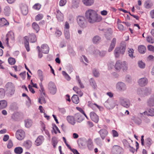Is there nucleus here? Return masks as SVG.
<instances>
[{
	"mask_svg": "<svg viewBox=\"0 0 154 154\" xmlns=\"http://www.w3.org/2000/svg\"><path fill=\"white\" fill-rule=\"evenodd\" d=\"M85 16L88 21L90 23L99 22L102 20L101 16L99 15L95 11L91 9L86 11Z\"/></svg>",
	"mask_w": 154,
	"mask_h": 154,
	"instance_id": "f257e3e1",
	"label": "nucleus"
},
{
	"mask_svg": "<svg viewBox=\"0 0 154 154\" xmlns=\"http://www.w3.org/2000/svg\"><path fill=\"white\" fill-rule=\"evenodd\" d=\"M115 68L116 70L119 71L122 68L123 71H126L128 69V65L126 62H122L120 60H117L115 64Z\"/></svg>",
	"mask_w": 154,
	"mask_h": 154,
	"instance_id": "f03ea898",
	"label": "nucleus"
},
{
	"mask_svg": "<svg viewBox=\"0 0 154 154\" xmlns=\"http://www.w3.org/2000/svg\"><path fill=\"white\" fill-rule=\"evenodd\" d=\"M125 45L121 44L119 47H116L114 52V54L116 58L119 57L120 55L124 54L126 50Z\"/></svg>",
	"mask_w": 154,
	"mask_h": 154,
	"instance_id": "7ed1b4c3",
	"label": "nucleus"
},
{
	"mask_svg": "<svg viewBox=\"0 0 154 154\" xmlns=\"http://www.w3.org/2000/svg\"><path fill=\"white\" fill-rule=\"evenodd\" d=\"M77 21L78 25L81 27L84 28L87 26V22L83 16H78L77 18Z\"/></svg>",
	"mask_w": 154,
	"mask_h": 154,
	"instance_id": "20e7f679",
	"label": "nucleus"
},
{
	"mask_svg": "<svg viewBox=\"0 0 154 154\" xmlns=\"http://www.w3.org/2000/svg\"><path fill=\"white\" fill-rule=\"evenodd\" d=\"M48 88L49 92L51 94L54 95L56 93L57 89L56 85L54 82L51 81L49 82Z\"/></svg>",
	"mask_w": 154,
	"mask_h": 154,
	"instance_id": "39448f33",
	"label": "nucleus"
},
{
	"mask_svg": "<svg viewBox=\"0 0 154 154\" xmlns=\"http://www.w3.org/2000/svg\"><path fill=\"white\" fill-rule=\"evenodd\" d=\"M112 154H122L123 152V149L118 145L113 146L111 150Z\"/></svg>",
	"mask_w": 154,
	"mask_h": 154,
	"instance_id": "423d86ee",
	"label": "nucleus"
},
{
	"mask_svg": "<svg viewBox=\"0 0 154 154\" xmlns=\"http://www.w3.org/2000/svg\"><path fill=\"white\" fill-rule=\"evenodd\" d=\"M6 91L11 94H13L15 91V87L14 84L11 82H8L5 85Z\"/></svg>",
	"mask_w": 154,
	"mask_h": 154,
	"instance_id": "0eeeda50",
	"label": "nucleus"
},
{
	"mask_svg": "<svg viewBox=\"0 0 154 154\" xmlns=\"http://www.w3.org/2000/svg\"><path fill=\"white\" fill-rule=\"evenodd\" d=\"M25 132L21 129L17 130L16 133V138L19 140H21L23 139L25 137Z\"/></svg>",
	"mask_w": 154,
	"mask_h": 154,
	"instance_id": "6e6552de",
	"label": "nucleus"
},
{
	"mask_svg": "<svg viewBox=\"0 0 154 154\" xmlns=\"http://www.w3.org/2000/svg\"><path fill=\"white\" fill-rule=\"evenodd\" d=\"M14 39V33L12 32H10L7 33L5 37V42L7 44H8L9 41H13Z\"/></svg>",
	"mask_w": 154,
	"mask_h": 154,
	"instance_id": "1a4fd4ad",
	"label": "nucleus"
},
{
	"mask_svg": "<svg viewBox=\"0 0 154 154\" xmlns=\"http://www.w3.org/2000/svg\"><path fill=\"white\" fill-rule=\"evenodd\" d=\"M90 116L91 120L95 123H97L99 121V118L97 114L93 112L90 113Z\"/></svg>",
	"mask_w": 154,
	"mask_h": 154,
	"instance_id": "9d476101",
	"label": "nucleus"
},
{
	"mask_svg": "<svg viewBox=\"0 0 154 154\" xmlns=\"http://www.w3.org/2000/svg\"><path fill=\"white\" fill-rule=\"evenodd\" d=\"M75 121L80 123L84 119V117L79 113H77L74 115Z\"/></svg>",
	"mask_w": 154,
	"mask_h": 154,
	"instance_id": "9b49d317",
	"label": "nucleus"
},
{
	"mask_svg": "<svg viewBox=\"0 0 154 154\" xmlns=\"http://www.w3.org/2000/svg\"><path fill=\"white\" fill-rule=\"evenodd\" d=\"M44 137L42 135H40L38 137L35 141V144L37 146H39L42 144L44 140Z\"/></svg>",
	"mask_w": 154,
	"mask_h": 154,
	"instance_id": "f8f14e48",
	"label": "nucleus"
},
{
	"mask_svg": "<svg viewBox=\"0 0 154 154\" xmlns=\"http://www.w3.org/2000/svg\"><path fill=\"white\" fill-rule=\"evenodd\" d=\"M68 122L72 125H74L76 123L74 116H68L66 118Z\"/></svg>",
	"mask_w": 154,
	"mask_h": 154,
	"instance_id": "ddd939ff",
	"label": "nucleus"
},
{
	"mask_svg": "<svg viewBox=\"0 0 154 154\" xmlns=\"http://www.w3.org/2000/svg\"><path fill=\"white\" fill-rule=\"evenodd\" d=\"M116 88L120 91H124L126 89V85L122 82H119L116 85Z\"/></svg>",
	"mask_w": 154,
	"mask_h": 154,
	"instance_id": "4468645a",
	"label": "nucleus"
},
{
	"mask_svg": "<svg viewBox=\"0 0 154 154\" xmlns=\"http://www.w3.org/2000/svg\"><path fill=\"white\" fill-rule=\"evenodd\" d=\"M20 7L22 14L23 15H26L28 13V8L26 5L21 4L20 5Z\"/></svg>",
	"mask_w": 154,
	"mask_h": 154,
	"instance_id": "2eb2a0df",
	"label": "nucleus"
},
{
	"mask_svg": "<svg viewBox=\"0 0 154 154\" xmlns=\"http://www.w3.org/2000/svg\"><path fill=\"white\" fill-rule=\"evenodd\" d=\"M120 102L122 105L125 107L128 108L129 107L130 102L127 99L121 98Z\"/></svg>",
	"mask_w": 154,
	"mask_h": 154,
	"instance_id": "dca6fc26",
	"label": "nucleus"
},
{
	"mask_svg": "<svg viewBox=\"0 0 154 154\" xmlns=\"http://www.w3.org/2000/svg\"><path fill=\"white\" fill-rule=\"evenodd\" d=\"M32 143L31 141L27 140L24 142L23 146L26 149H30L32 146Z\"/></svg>",
	"mask_w": 154,
	"mask_h": 154,
	"instance_id": "f3484780",
	"label": "nucleus"
},
{
	"mask_svg": "<svg viewBox=\"0 0 154 154\" xmlns=\"http://www.w3.org/2000/svg\"><path fill=\"white\" fill-rule=\"evenodd\" d=\"M49 50V48L46 44H43L41 46V51L44 54H48Z\"/></svg>",
	"mask_w": 154,
	"mask_h": 154,
	"instance_id": "a211bd4d",
	"label": "nucleus"
},
{
	"mask_svg": "<svg viewBox=\"0 0 154 154\" xmlns=\"http://www.w3.org/2000/svg\"><path fill=\"white\" fill-rule=\"evenodd\" d=\"M9 24V22L4 18L0 19V27L7 26Z\"/></svg>",
	"mask_w": 154,
	"mask_h": 154,
	"instance_id": "6ab92c4d",
	"label": "nucleus"
},
{
	"mask_svg": "<svg viewBox=\"0 0 154 154\" xmlns=\"http://www.w3.org/2000/svg\"><path fill=\"white\" fill-rule=\"evenodd\" d=\"M138 83L140 86L143 87L147 85L148 83V80L145 78H141L139 79Z\"/></svg>",
	"mask_w": 154,
	"mask_h": 154,
	"instance_id": "aec40b11",
	"label": "nucleus"
},
{
	"mask_svg": "<svg viewBox=\"0 0 154 154\" xmlns=\"http://www.w3.org/2000/svg\"><path fill=\"white\" fill-rule=\"evenodd\" d=\"M100 137L103 140H104L107 136L108 132L105 129H101L99 132Z\"/></svg>",
	"mask_w": 154,
	"mask_h": 154,
	"instance_id": "412c9836",
	"label": "nucleus"
},
{
	"mask_svg": "<svg viewBox=\"0 0 154 154\" xmlns=\"http://www.w3.org/2000/svg\"><path fill=\"white\" fill-rule=\"evenodd\" d=\"M11 13V9L8 6H6L5 7L3 10V13L6 16H10Z\"/></svg>",
	"mask_w": 154,
	"mask_h": 154,
	"instance_id": "4be33fe9",
	"label": "nucleus"
},
{
	"mask_svg": "<svg viewBox=\"0 0 154 154\" xmlns=\"http://www.w3.org/2000/svg\"><path fill=\"white\" fill-rule=\"evenodd\" d=\"M56 17L59 22L62 21L63 20V14L59 10H57Z\"/></svg>",
	"mask_w": 154,
	"mask_h": 154,
	"instance_id": "5701e85b",
	"label": "nucleus"
},
{
	"mask_svg": "<svg viewBox=\"0 0 154 154\" xmlns=\"http://www.w3.org/2000/svg\"><path fill=\"white\" fill-rule=\"evenodd\" d=\"M116 38H113L111 42L110 46L108 50V51L110 52L112 51L114 48L116 42Z\"/></svg>",
	"mask_w": 154,
	"mask_h": 154,
	"instance_id": "b1692460",
	"label": "nucleus"
},
{
	"mask_svg": "<svg viewBox=\"0 0 154 154\" xmlns=\"http://www.w3.org/2000/svg\"><path fill=\"white\" fill-rule=\"evenodd\" d=\"M29 38L27 36H25L24 38V42L25 46L27 51H29Z\"/></svg>",
	"mask_w": 154,
	"mask_h": 154,
	"instance_id": "393cba45",
	"label": "nucleus"
},
{
	"mask_svg": "<svg viewBox=\"0 0 154 154\" xmlns=\"http://www.w3.org/2000/svg\"><path fill=\"white\" fill-rule=\"evenodd\" d=\"M73 89L80 97H82L83 95V92L78 87L75 86L73 87Z\"/></svg>",
	"mask_w": 154,
	"mask_h": 154,
	"instance_id": "a878e982",
	"label": "nucleus"
},
{
	"mask_svg": "<svg viewBox=\"0 0 154 154\" xmlns=\"http://www.w3.org/2000/svg\"><path fill=\"white\" fill-rule=\"evenodd\" d=\"M138 49L139 52L141 54H144L146 51V48L143 45H141L138 46Z\"/></svg>",
	"mask_w": 154,
	"mask_h": 154,
	"instance_id": "bb28decb",
	"label": "nucleus"
},
{
	"mask_svg": "<svg viewBox=\"0 0 154 154\" xmlns=\"http://www.w3.org/2000/svg\"><path fill=\"white\" fill-rule=\"evenodd\" d=\"M83 4L87 6H90L92 5L94 2V0H82Z\"/></svg>",
	"mask_w": 154,
	"mask_h": 154,
	"instance_id": "cd10ccee",
	"label": "nucleus"
},
{
	"mask_svg": "<svg viewBox=\"0 0 154 154\" xmlns=\"http://www.w3.org/2000/svg\"><path fill=\"white\" fill-rule=\"evenodd\" d=\"M32 27L36 33H38L40 30V28L38 24L36 22H33L32 24Z\"/></svg>",
	"mask_w": 154,
	"mask_h": 154,
	"instance_id": "c85d7f7f",
	"label": "nucleus"
},
{
	"mask_svg": "<svg viewBox=\"0 0 154 154\" xmlns=\"http://www.w3.org/2000/svg\"><path fill=\"white\" fill-rule=\"evenodd\" d=\"M29 39L31 42H35L37 40L36 37L35 35L33 33H31L29 34Z\"/></svg>",
	"mask_w": 154,
	"mask_h": 154,
	"instance_id": "c756f323",
	"label": "nucleus"
},
{
	"mask_svg": "<svg viewBox=\"0 0 154 154\" xmlns=\"http://www.w3.org/2000/svg\"><path fill=\"white\" fill-rule=\"evenodd\" d=\"M93 144L92 140L89 139L87 141V146L89 149L92 150L93 148Z\"/></svg>",
	"mask_w": 154,
	"mask_h": 154,
	"instance_id": "7c9ffc66",
	"label": "nucleus"
},
{
	"mask_svg": "<svg viewBox=\"0 0 154 154\" xmlns=\"http://www.w3.org/2000/svg\"><path fill=\"white\" fill-rule=\"evenodd\" d=\"M72 102L76 104H78L79 102V98L78 96L74 94L72 97Z\"/></svg>",
	"mask_w": 154,
	"mask_h": 154,
	"instance_id": "2f4dec72",
	"label": "nucleus"
},
{
	"mask_svg": "<svg viewBox=\"0 0 154 154\" xmlns=\"http://www.w3.org/2000/svg\"><path fill=\"white\" fill-rule=\"evenodd\" d=\"M152 143V140L150 138H148L145 139V144L146 146L149 148Z\"/></svg>",
	"mask_w": 154,
	"mask_h": 154,
	"instance_id": "473e14b6",
	"label": "nucleus"
},
{
	"mask_svg": "<svg viewBox=\"0 0 154 154\" xmlns=\"http://www.w3.org/2000/svg\"><path fill=\"white\" fill-rule=\"evenodd\" d=\"M14 152L16 154H21L23 152V149L21 147H16L14 149Z\"/></svg>",
	"mask_w": 154,
	"mask_h": 154,
	"instance_id": "72a5a7b5",
	"label": "nucleus"
},
{
	"mask_svg": "<svg viewBox=\"0 0 154 154\" xmlns=\"http://www.w3.org/2000/svg\"><path fill=\"white\" fill-rule=\"evenodd\" d=\"M7 105V102L5 100L0 101V109L5 108Z\"/></svg>",
	"mask_w": 154,
	"mask_h": 154,
	"instance_id": "f704fd0d",
	"label": "nucleus"
},
{
	"mask_svg": "<svg viewBox=\"0 0 154 154\" xmlns=\"http://www.w3.org/2000/svg\"><path fill=\"white\" fill-rule=\"evenodd\" d=\"M91 85L94 89H96L97 86L95 80L92 78H91L90 80Z\"/></svg>",
	"mask_w": 154,
	"mask_h": 154,
	"instance_id": "c9c22d12",
	"label": "nucleus"
},
{
	"mask_svg": "<svg viewBox=\"0 0 154 154\" xmlns=\"http://www.w3.org/2000/svg\"><path fill=\"white\" fill-rule=\"evenodd\" d=\"M44 17V15L42 13H39L35 17V20L36 21L42 20Z\"/></svg>",
	"mask_w": 154,
	"mask_h": 154,
	"instance_id": "e433bc0d",
	"label": "nucleus"
},
{
	"mask_svg": "<svg viewBox=\"0 0 154 154\" xmlns=\"http://www.w3.org/2000/svg\"><path fill=\"white\" fill-rule=\"evenodd\" d=\"M25 126L26 127L28 128L32 125V122L31 120L27 119L25 121Z\"/></svg>",
	"mask_w": 154,
	"mask_h": 154,
	"instance_id": "4c0bfd02",
	"label": "nucleus"
},
{
	"mask_svg": "<svg viewBox=\"0 0 154 154\" xmlns=\"http://www.w3.org/2000/svg\"><path fill=\"white\" fill-rule=\"evenodd\" d=\"M100 41V38L98 36H95L93 39V42L94 43H99Z\"/></svg>",
	"mask_w": 154,
	"mask_h": 154,
	"instance_id": "58836bf2",
	"label": "nucleus"
},
{
	"mask_svg": "<svg viewBox=\"0 0 154 154\" xmlns=\"http://www.w3.org/2000/svg\"><path fill=\"white\" fill-rule=\"evenodd\" d=\"M64 34L66 39H68L70 38V34L69 30L64 29Z\"/></svg>",
	"mask_w": 154,
	"mask_h": 154,
	"instance_id": "ea45409f",
	"label": "nucleus"
},
{
	"mask_svg": "<svg viewBox=\"0 0 154 154\" xmlns=\"http://www.w3.org/2000/svg\"><path fill=\"white\" fill-rule=\"evenodd\" d=\"M78 142L79 145L80 147H83L85 145V141L82 138L79 139Z\"/></svg>",
	"mask_w": 154,
	"mask_h": 154,
	"instance_id": "a19ab883",
	"label": "nucleus"
},
{
	"mask_svg": "<svg viewBox=\"0 0 154 154\" xmlns=\"http://www.w3.org/2000/svg\"><path fill=\"white\" fill-rule=\"evenodd\" d=\"M41 5L39 3H37L35 4L32 7V8L36 10H39L41 8Z\"/></svg>",
	"mask_w": 154,
	"mask_h": 154,
	"instance_id": "79ce46f5",
	"label": "nucleus"
},
{
	"mask_svg": "<svg viewBox=\"0 0 154 154\" xmlns=\"http://www.w3.org/2000/svg\"><path fill=\"white\" fill-rule=\"evenodd\" d=\"M38 74L39 78L41 82H42L43 80L42 71L40 70H38Z\"/></svg>",
	"mask_w": 154,
	"mask_h": 154,
	"instance_id": "37998d69",
	"label": "nucleus"
},
{
	"mask_svg": "<svg viewBox=\"0 0 154 154\" xmlns=\"http://www.w3.org/2000/svg\"><path fill=\"white\" fill-rule=\"evenodd\" d=\"M76 109L79 111L80 112H81L82 114H83L84 116L86 117L87 119H89V118H88V117L87 116L86 114H85L84 111H83V109L79 107H76Z\"/></svg>",
	"mask_w": 154,
	"mask_h": 154,
	"instance_id": "c03bdc74",
	"label": "nucleus"
},
{
	"mask_svg": "<svg viewBox=\"0 0 154 154\" xmlns=\"http://www.w3.org/2000/svg\"><path fill=\"white\" fill-rule=\"evenodd\" d=\"M52 145L54 148L55 147L57 143V141L55 137H53L52 138Z\"/></svg>",
	"mask_w": 154,
	"mask_h": 154,
	"instance_id": "a18cd8bd",
	"label": "nucleus"
},
{
	"mask_svg": "<svg viewBox=\"0 0 154 154\" xmlns=\"http://www.w3.org/2000/svg\"><path fill=\"white\" fill-rule=\"evenodd\" d=\"M148 104L150 106H153L154 105V98H151L148 101Z\"/></svg>",
	"mask_w": 154,
	"mask_h": 154,
	"instance_id": "49530a36",
	"label": "nucleus"
},
{
	"mask_svg": "<svg viewBox=\"0 0 154 154\" xmlns=\"http://www.w3.org/2000/svg\"><path fill=\"white\" fill-rule=\"evenodd\" d=\"M62 74L65 78L68 81H69L70 79V77L69 76L65 71H63Z\"/></svg>",
	"mask_w": 154,
	"mask_h": 154,
	"instance_id": "de8ad7c7",
	"label": "nucleus"
},
{
	"mask_svg": "<svg viewBox=\"0 0 154 154\" xmlns=\"http://www.w3.org/2000/svg\"><path fill=\"white\" fill-rule=\"evenodd\" d=\"M8 60L9 63L11 65H14L16 62L15 59L11 57L9 58Z\"/></svg>",
	"mask_w": 154,
	"mask_h": 154,
	"instance_id": "09e8293b",
	"label": "nucleus"
},
{
	"mask_svg": "<svg viewBox=\"0 0 154 154\" xmlns=\"http://www.w3.org/2000/svg\"><path fill=\"white\" fill-rule=\"evenodd\" d=\"M111 134L114 137H117L119 136L118 133L114 130H113L112 131Z\"/></svg>",
	"mask_w": 154,
	"mask_h": 154,
	"instance_id": "8fccbe9b",
	"label": "nucleus"
},
{
	"mask_svg": "<svg viewBox=\"0 0 154 154\" xmlns=\"http://www.w3.org/2000/svg\"><path fill=\"white\" fill-rule=\"evenodd\" d=\"M95 142L96 144L99 146H101L102 145V143L101 140L99 138H97L95 139Z\"/></svg>",
	"mask_w": 154,
	"mask_h": 154,
	"instance_id": "3c124183",
	"label": "nucleus"
},
{
	"mask_svg": "<svg viewBox=\"0 0 154 154\" xmlns=\"http://www.w3.org/2000/svg\"><path fill=\"white\" fill-rule=\"evenodd\" d=\"M39 102L41 104L46 103V101L45 97H40L39 99Z\"/></svg>",
	"mask_w": 154,
	"mask_h": 154,
	"instance_id": "603ef678",
	"label": "nucleus"
},
{
	"mask_svg": "<svg viewBox=\"0 0 154 154\" xmlns=\"http://www.w3.org/2000/svg\"><path fill=\"white\" fill-rule=\"evenodd\" d=\"M144 5L145 7L147 8H151L152 6V3H150L149 1L146 2Z\"/></svg>",
	"mask_w": 154,
	"mask_h": 154,
	"instance_id": "864d4df0",
	"label": "nucleus"
},
{
	"mask_svg": "<svg viewBox=\"0 0 154 154\" xmlns=\"http://www.w3.org/2000/svg\"><path fill=\"white\" fill-rule=\"evenodd\" d=\"M79 0H72V3L73 5L75 7H77L79 4Z\"/></svg>",
	"mask_w": 154,
	"mask_h": 154,
	"instance_id": "5fc2aeb1",
	"label": "nucleus"
},
{
	"mask_svg": "<svg viewBox=\"0 0 154 154\" xmlns=\"http://www.w3.org/2000/svg\"><path fill=\"white\" fill-rule=\"evenodd\" d=\"M37 49L38 50V57L39 58H41L43 56V55L41 52V51L40 49V47L39 46L37 47Z\"/></svg>",
	"mask_w": 154,
	"mask_h": 154,
	"instance_id": "6e6d98bb",
	"label": "nucleus"
},
{
	"mask_svg": "<svg viewBox=\"0 0 154 154\" xmlns=\"http://www.w3.org/2000/svg\"><path fill=\"white\" fill-rule=\"evenodd\" d=\"M147 115L151 116H154V109H150L148 111V112L147 114Z\"/></svg>",
	"mask_w": 154,
	"mask_h": 154,
	"instance_id": "4d7b16f0",
	"label": "nucleus"
},
{
	"mask_svg": "<svg viewBox=\"0 0 154 154\" xmlns=\"http://www.w3.org/2000/svg\"><path fill=\"white\" fill-rule=\"evenodd\" d=\"M5 96V92L4 89H0V98H2Z\"/></svg>",
	"mask_w": 154,
	"mask_h": 154,
	"instance_id": "13d9d810",
	"label": "nucleus"
},
{
	"mask_svg": "<svg viewBox=\"0 0 154 154\" xmlns=\"http://www.w3.org/2000/svg\"><path fill=\"white\" fill-rule=\"evenodd\" d=\"M62 34L61 31L58 29H56V31L55 32V35L57 37H60Z\"/></svg>",
	"mask_w": 154,
	"mask_h": 154,
	"instance_id": "bf43d9fd",
	"label": "nucleus"
},
{
	"mask_svg": "<svg viewBox=\"0 0 154 154\" xmlns=\"http://www.w3.org/2000/svg\"><path fill=\"white\" fill-rule=\"evenodd\" d=\"M138 65L141 68H143L145 67V64L144 63L141 61H140L138 63Z\"/></svg>",
	"mask_w": 154,
	"mask_h": 154,
	"instance_id": "052dcab7",
	"label": "nucleus"
},
{
	"mask_svg": "<svg viewBox=\"0 0 154 154\" xmlns=\"http://www.w3.org/2000/svg\"><path fill=\"white\" fill-rule=\"evenodd\" d=\"M134 51V50L132 49H130L128 50L129 55L130 57H131V58L134 57L133 55Z\"/></svg>",
	"mask_w": 154,
	"mask_h": 154,
	"instance_id": "680f3d73",
	"label": "nucleus"
},
{
	"mask_svg": "<svg viewBox=\"0 0 154 154\" xmlns=\"http://www.w3.org/2000/svg\"><path fill=\"white\" fill-rule=\"evenodd\" d=\"M146 40L148 42L153 43H154V39L151 36H148L146 38Z\"/></svg>",
	"mask_w": 154,
	"mask_h": 154,
	"instance_id": "e2e57ef3",
	"label": "nucleus"
},
{
	"mask_svg": "<svg viewBox=\"0 0 154 154\" xmlns=\"http://www.w3.org/2000/svg\"><path fill=\"white\" fill-rule=\"evenodd\" d=\"M93 73L94 76L96 77H97L100 74L99 72L96 69L93 70Z\"/></svg>",
	"mask_w": 154,
	"mask_h": 154,
	"instance_id": "0e129e2a",
	"label": "nucleus"
},
{
	"mask_svg": "<svg viewBox=\"0 0 154 154\" xmlns=\"http://www.w3.org/2000/svg\"><path fill=\"white\" fill-rule=\"evenodd\" d=\"M91 107L93 110H95L96 109V107L99 109H100V107L96 104L94 103L92 105Z\"/></svg>",
	"mask_w": 154,
	"mask_h": 154,
	"instance_id": "69168bd1",
	"label": "nucleus"
},
{
	"mask_svg": "<svg viewBox=\"0 0 154 154\" xmlns=\"http://www.w3.org/2000/svg\"><path fill=\"white\" fill-rule=\"evenodd\" d=\"M66 0H60L59 2V5L60 6H64L66 2Z\"/></svg>",
	"mask_w": 154,
	"mask_h": 154,
	"instance_id": "338daca9",
	"label": "nucleus"
},
{
	"mask_svg": "<svg viewBox=\"0 0 154 154\" xmlns=\"http://www.w3.org/2000/svg\"><path fill=\"white\" fill-rule=\"evenodd\" d=\"M147 48L148 50L154 52V46L152 45H149L148 46Z\"/></svg>",
	"mask_w": 154,
	"mask_h": 154,
	"instance_id": "774afa93",
	"label": "nucleus"
}]
</instances>
